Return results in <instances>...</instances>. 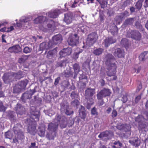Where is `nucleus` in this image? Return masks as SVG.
<instances>
[{"instance_id":"obj_49","label":"nucleus","mask_w":148,"mask_h":148,"mask_svg":"<svg viewBox=\"0 0 148 148\" xmlns=\"http://www.w3.org/2000/svg\"><path fill=\"white\" fill-rule=\"evenodd\" d=\"M73 73V72L70 69H69L68 70L66 71L64 73L65 76L67 77H69L70 76H72Z\"/></svg>"},{"instance_id":"obj_58","label":"nucleus","mask_w":148,"mask_h":148,"mask_svg":"<svg viewBox=\"0 0 148 148\" xmlns=\"http://www.w3.org/2000/svg\"><path fill=\"white\" fill-rule=\"evenodd\" d=\"M29 148H38V145L36 144L35 142H31L29 146Z\"/></svg>"},{"instance_id":"obj_60","label":"nucleus","mask_w":148,"mask_h":148,"mask_svg":"<svg viewBox=\"0 0 148 148\" xmlns=\"http://www.w3.org/2000/svg\"><path fill=\"white\" fill-rule=\"evenodd\" d=\"M6 108L5 107L1 101H0V111L4 112L5 111Z\"/></svg>"},{"instance_id":"obj_62","label":"nucleus","mask_w":148,"mask_h":148,"mask_svg":"<svg viewBox=\"0 0 148 148\" xmlns=\"http://www.w3.org/2000/svg\"><path fill=\"white\" fill-rule=\"evenodd\" d=\"M14 113L13 111H10L8 112V116L10 118L13 119L14 116Z\"/></svg>"},{"instance_id":"obj_42","label":"nucleus","mask_w":148,"mask_h":148,"mask_svg":"<svg viewBox=\"0 0 148 148\" xmlns=\"http://www.w3.org/2000/svg\"><path fill=\"white\" fill-rule=\"evenodd\" d=\"M14 53H17L22 51V49L19 45H14Z\"/></svg>"},{"instance_id":"obj_50","label":"nucleus","mask_w":148,"mask_h":148,"mask_svg":"<svg viewBox=\"0 0 148 148\" xmlns=\"http://www.w3.org/2000/svg\"><path fill=\"white\" fill-rule=\"evenodd\" d=\"M129 15V12L127 11H125L121 13L119 15V17L120 19L122 20L123 18L128 16Z\"/></svg>"},{"instance_id":"obj_24","label":"nucleus","mask_w":148,"mask_h":148,"mask_svg":"<svg viewBox=\"0 0 148 148\" xmlns=\"http://www.w3.org/2000/svg\"><path fill=\"white\" fill-rule=\"evenodd\" d=\"M45 125L41 123L39 125L38 132V135L40 136H44L45 133Z\"/></svg>"},{"instance_id":"obj_44","label":"nucleus","mask_w":148,"mask_h":148,"mask_svg":"<svg viewBox=\"0 0 148 148\" xmlns=\"http://www.w3.org/2000/svg\"><path fill=\"white\" fill-rule=\"evenodd\" d=\"M69 105L67 103H62L61 104V110L62 112H64L67 109H69Z\"/></svg>"},{"instance_id":"obj_18","label":"nucleus","mask_w":148,"mask_h":148,"mask_svg":"<svg viewBox=\"0 0 148 148\" xmlns=\"http://www.w3.org/2000/svg\"><path fill=\"white\" fill-rule=\"evenodd\" d=\"M135 17H129L127 18L124 22L123 25L124 27H126L132 25L135 21Z\"/></svg>"},{"instance_id":"obj_64","label":"nucleus","mask_w":148,"mask_h":148,"mask_svg":"<svg viewBox=\"0 0 148 148\" xmlns=\"http://www.w3.org/2000/svg\"><path fill=\"white\" fill-rule=\"evenodd\" d=\"M117 115V112L116 110H112V116L113 118L115 117Z\"/></svg>"},{"instance_id":"obj_4","label":"nucleus","mask_w":148,"mask_h":148,"mask_svg":"<svg viewBox=\"0 0 148 148\" xmlns=\"http://www.w3.org/2000/svg\"><path fill=\"white\" fill-rule=\"evenodd\" d=\"M36 88L37 86H36L33 89H30L23 93L21 98L22 102L24 103H26L27 100L31 98L32 95L36 92Z\"/></svg>"},{"instance_id":"obj_20","label":"nucleus","mask_w":148,"mask_h":148,"mask_svg":"<svg viewBox=\"0 0 148 148\" xmlns=\"http://www.w3.org/2000/svg\"><path fill=\"white\" fill-rule=\"evenodd\" d=\"M113 54L115 57L119 58H123L125 55L124 50L120 48L116 49Z\"/></svg>"},{"instance_id":"obj_35","label":"nucleus","mask_w":148,"mask_h":148,"mask_svg":"<svg viewBox=\"0 0 148 148\" xmlns=\"http://www.w3.org/2000/svg\"><path fill=\"white\" fill-rule=\"evenodd\" d=\"M118 29L117 27L115 25L112 26L110 29V32L113 35L116 34L118 32Z\"/></svg>"},{"instance_id":"obj_15","label":"nucleus","mask_w":148,"mask_h":148,"mask_svg":"<svg viewBox=\"0 0 148 148\" xmlns=\"http://www.w3.org/2000/svg\"><path fill=\"white\" fill-rule=\"evenodd\" d=\"M114 134L111 131H107L101 133L98 136L100 138H106L107 140L111 139L113 136Z\"/></svg>"},{"instance_id":"obj_10","label":"nucleus","mask_w":148,"mask_h":148,"mask_svg":"<svg viewBox=\"0 0 148 148\" xmlns=\"http://www.w3.org/2000/svg\"><path fill=\"white\" fill-rule=\"evenodd\" d=\"M97 37V34L95 32L89 34L86 39V45L89 46L92 45L95 42Z\"/></svg>"},{"instance_id":"obj_21","label":"nucleus","mask_w":148,"mask_h":148,"mask_svg":"<svg viewBox=\"0 0 148 148\" xmlns=\"http://www.w3.org/2000/svg\"><path fill=\"white\" fill-rule=\"evenodd\" d=\"M116 41V39H114L112 37H108L104 40L103 44L105 47H107L110 44L114 43Z\"/></svg>"},{"instance_id":"obj_33","label":"nucleus","mask_w":148,"mask_h":148,"mask_svg":"<svg viewBox=\"0 0 148 148\" xmlns=\"http://www.w3.org/2000/svg\"><path fill=\"white\" fill-rule=\"evenodd\" d=\"M28 82V81L27 79H25L19 82L18 84L21 86L22 89H25Z\"/></svg>"},{"instance_id":"obj_1","label":"nucleus","mask_w":148,"mask_h":148,"mask_svg":"<svg viewBox=\"0 0 148 148\" xmlns=\"http://www.w3.org/2000/svg\"><path fill=\"white\" fill-rule=\"evenodd\" d=\"M105 64L106 67L109 71L107 73V75L109 77L114 76L116 73L117 62L114 56L111 53H107L105 56Z\"/></svg>"},{"instance_id":"obj_54","label":"nucleus","mask_w":148,"mask_h":148,"mask_svg":"<svg viewBox=\"0 0 148 148\" xmlns=\"http://www.w3.org/2000/svg\"><path fill=\"white\" fill-rule=\"evenodd\" d=\"M32 50L31 48L26 46L24 47L23 49V52L24 53L27 54L30 53Z\"/></svg>"},{"instance_id":"obj_46","label":"nucleus","mask_w":148,"mask_h":148,"mask_svg":"<svg viewBox=\"0 0 148 148\" xmlns=\"http://www.w3.org/2000/svg\"><path fill=\"white\" fill-rule=\"evenodd\" d=\"M134 25L137 29L143 31L144 30L143 26L138 21H135L134 23Z\"/></svg>"},{"instance_id":"obj_27","label":"nucleus","mask_w":148,"mask_h":148,"mask_svg":"<svg viewBox=\"0 0 148 148\" xmlns=\"http://www.w3.org/2000/svg\"><path fill=\"white\" fill-rule=\"evenodd\" d=\"M73 14L69 13L64 14V21L67 24H69L72 22Z\"/></svg>"},{"instance_id":"obj_59","label":"nucleus","mask_w":148,"mask_h":148,"mask_svg":"<svg viewBox=\"0 0 148 148\" xmlns=\"http://www.w3.org/2000/svg\"><path fill=\"white\" fill-rule=\"evenodd\" d=\"M32 38L35 42H36L38 40H42L43 38L42 36L40 35H37L36 36H34L32 37Z\"/></svg>"},{"instance_id":"obj_19","label":"nucleus","mask_w":148,"mask_h":148,"mask_svg":"<svg viewBox=\"0 0 148 148\" xmlns=\"http://www.w3.org/2000/svg\"><path fill=\"white\" fill-rule=\"evenodd\" d=\"M95 92V89L90 88H87L85 92V98H88L89 97H92Z\"/></svg>"},{"instance_id":"obj_25","label":"nucleus","mask_w":148,"mask_h":148,"mask_svg":"<svg viewBox=\"0 0 148 148\" xmlns=\"http://www.w3.org/2000/svg\"><path fill=\"white\" fill-rule=\"evenodd\" d=\"M60 13V11L59 10H56L49 12L48 16L50 18H55L57 17Z\"/></svg>"},{"instance_id":"obj_30","label":"nucleus","mask_w":148,"mask_h":148,"mask_svg":"<svg viewBox=\"0 0 148 148\" xmlns=\"http://www.w3.org/2000/svg\"><path fill=\"white\" fill-rule=\"evenodd\" d=\"M67 60L66 59L62 60H58L56 62L55 66L56 67H62L66 65Z\"/></svg>"},{"instance_id":"obj_63","label":"nucleus","mask_w":148,"mask_h":148,"mask_svg":"<svg viewBox=\"0 0 148 148\" xmlns=\"http://www.w3.org/2000/svg\"><path fill=\"white\" fill-rule=\"evenodd\" d=\"M61 79L60 77H57V78H56L55 79L54 83V85L55 86H56L58 85V84L59 81Z\"/></svg>"},{"instance_id":"obj_6","label":"nucleus","mask_w":148,"mask_h":148,"mask_svg":"<svg viewBox=\"0 0 148 148\" xmlns=\"http://www.w3.org/2000/svg\"><path fill=\"white\" fill-rule=\"evenodd\" d=\"M26 123L29 125L27 130L28 132L32 135H34L36 132V127L37 125L36 122L32 123L29 119H27Z\"/></svg>"},{"instance_id":"obj_14","label":"nucleus","mask_w":148,"mask_h":148,"mask_svg":"<svg viewBox=\"0 0 148 148\" xmlns=\"http://www.w3.org/2000/svg\"><path fill=\"white\" fill-rule=\"evenodd\" d=\"M111 93V91L110 89L104 88L97 92V95L103 98L110 96Z\"/></svg>"},{"instance_id":"obj_57","label":"nucleus","mask_w":148,"mask_h":148,"mask_svg":"<svg viewBox=\"0 0 148 148\" xmlns=\"http://www.w3.org/2000/svg\"><path fill=\"white\" fill-rule=\"evenodd\" d=\"M34 100L35 101V103H41L42 99H41L36 96H34Z\"/></svg>"},{"instance_id":"obj_28","label":"nucleus","mask_w":148,"mask_h":148,"mask_svg":"<svg viewBox=\"0 0 148 148\" xmlns=\"http://www.w3.org/2000/svg\"><path fill=\"white\" fill-rule=\"evenodd\" d=\"M81 108L79 110V112L81 118L84 119L86 117V112L85 108L84 107L80 106Z\"/></svg>"},{"instance_id":"obj_3","label":"nucleus","mask_w":148,"mask_h":148,"mask_svg":"<svg viewBox=\"0 0 148 148\" xmlns=\"http://www.w3.org/2000/svg\"><path fill=\"white\" fill-rule=\"evenodd\" d=\"M135 120L138 124L139 129H144L148 126V124L146 122V119L142 115H139L135 117Z\"/></svg>"},{"instance_id":"obj_17","label":"nucleus","mask_w":148,"mask_h":148,"mask_svg":"<svg viewBox=\"0 0 148 148\" xmlns=\"http://www.w3.org/2000/svg\"><path fill=\"white\" fill-rule=\"evenodd\" d=\"M116 128L119 130L127 132L130 130L131 126L129 124L119 123L117 125Z\"/></svg>"},{"instance_id":"obj_2","label":"nucleus","mask_w":148,"mask_h":148,"mask_svg":"<svg viewBox=\"0 0 148 148\" xmlns=\"http://www.w3.org/2000/svg\"><path fill=\"white\" fill-rule=\"evenodd\" d=\"M49 21H52V20H47L46 16H39L34 20L35 23L38 24L43 22L41 30L45 32H47L51 29L52 25L49 23Z\"/></svg>"},{"instance_id":"obj_26","label":"nucleus","mask_w":148,"mask_h":148,"mask_svg":"<svg viewBox=\"0 0 148 148\" xmlns=\"http://www.w3.org/2000/svg\"><path fill=\"white\" fill-rule=\"evenodd\" d=\"M52 47L50 44L49 42H43L40 45V50H39L43 51L45 49H48L49 48H52Z\"/></svg>"},{"instance_id":"obj_29","label":"nucleus","mask_w":148,"mask_h":148,"mask_svg":"<svg viewBox=\"0 0 148 148\" xmlns=\"http://www.w3.org/2000/svg\"><path fill=\"white\" fill-rule=\"evenodd\" d=\"M57 50L55 49L49 51L47 53V57L49 59H52L56 56L57 53Z\"/></svg>"},{"instance_id":"obj_48","label":"nucleus","mask_w":148,"mask_h":148,"mask_svg":"<svg viewBox=\"0 0 148 148\" xmlns=\"http://www.w3.org/2000/svg\"><path fill=\"white\" fill-rule=\"evenodd\" d=\"M98 2L101 5V8H104L106 7L107 5V0H97Z\"/></svg>"},{"instance_id":"obj_41","label":"nucleus","mask_w":148,"mask_h":148,"mask_svg":"<svg viewBox=\"0 0 148 148\" xmlns=\"http://www.w3.org/2000/svg\"><path fill=\"white\" fill-rule=\"evenodd\" d=\"M4 135L6 138L11 140L13 136V133L11 131H8L5 133Z\"/></svg>"},{"instance_id":"obj_61","label":"nucleus","mask_w":148,"mask_h":148,"mask_svg":"<svg viewBox=\"0 0 148 148\" xmlns=\"http://www.w3.org/2000/svg\"><path fill=\"white\" fill-rule=\"evenodd\" d=\"M64 112L67 115H70L73 114V112L72 110H71L69 108V109H67Z\"/></svg>"},{"instance_id":"obj_8","label":"nucleus","mask_w":148,"mask_h":148,"mask_svg":"<svg viewBox=\"0 0 148 148\" xmlns=\"http://www.w3.org/2000/svg\"><path fill=\"white\" fill-rule=\"evenodd\" d=\"M30 112L31 118L35 122L38 121L40 114L39 111L37 110L36 107L35 106H31L30 108Z\"/></svg>"},{"instance_id":"obj_47","label":"nucleus","mask_w":148,"mask_h":148,"mask_svg":"<svg viewBox=\"0 0 148 148\" xmlns=\"http://www.w3.org/2000/svg\"><path fill=\"white\" fill-rule=\"evenodd\" d=\"M79 96L78 94L76 91H72L71 93L70 97L72 99H77Z\"/></svg>"},{"instance_id":"obj_23","label":"nucleus","mask_w":148,"mask_h":148,"mask_svg":"<svg viewBox=\"0 0 148 148\" xmlns=\"http://www.w3.org/2000/svg\"><path fill=\"white\" fill-rule=\"evenodd\" d=\"M59 124H60V127L63 129L66 127L67 125V119L65 117H63L60 120V118L59 120L58 121Z\"/></svg>"},{"instance_id":"obj_11","label":"nucleus","mask_w":148,"mask_h":148,"mask_svg":"<svg viewBox=\"0 0 148 148\" xmlns=\"http://www.w3.org/2000/svg\"><path fill=\"white\" fill-rule=\"evenodd\" d=\"M79 36L75 34L73 36H69L67 40V42L70 46H75L79 42Z\"/></svg>"},{"instance_id":"obj_38","label":"nucleus","mask_w":148,"mask_h":148,"mask_svg":"<svg viewBox=\"0 0 148 148\" xmlns=\"http://www.w3.org/2000/svg\"><path fill=\"white\" fill-rule=\"evenodd\" d=\"M103 51V49L101 48L96 49L94 50L93 53L96 56H99L101 55Z\"/></svg>"},{"instance_id":"obj_56","label":"nucleus","mask_w":148,"mask_h":148,"mask_svg":"<svg viewBox=\"0 0 148 148\" xmlns=\"http://www.w3.org/2000/svg\"><path fill=\"white\" fill-rule=\"evenodd\" d=\"M67 124L69 127H71L74 124V121L72 119L70 118L69 120H67Z\"/></svg>"},{"instance_id":"obj_9","label":"nucleus","mask_w":148,"mask_h":148,"mask_svg":"<svg viewBox=\"0 0 148 148\" xmlns=\"http://www.w3.org/2000/svg\"><path fill=\"white\" fill-rule=\"evenodd\" d=\"M22 127L20 124H18V125L15 126L13 130L14 133L17 135V138L20 140H22L24 138L23 132L21 130Z\"/></svg>"},{"instance_id":"obj_51","label":"nucleus","mask_w":148,"mask_h":148,"mask_svg":"<svg viewBox=\"0 0 148 148\" xmlns=\"http://www.w3.org/2000/svg\"><path fill=\"white\" fill-rule=\"evenodd\" d=\"M71 104L72 106L77 108L79 104V102L77 99H75L71 101Z\"/></svg>"},{"instance_id":"obj_16","label":"nucleus","mask_w":148,"mask_h":148,"mask_svg":"<svg viewBox=\"0 0 148 148\" xmlns=\"http://www.w3.org/2000/svg\"><path fill=\"white\" fill-rule=\"evenodd\" d=\"M72 53V49L71 48L68 47L63 49L59 53V58H61L70 55Z\"/></svg>"},{"instance_id":"obj_36","label":"nucleus","mask_w":148,"mask_h":148,"mask_svg":"<svg viewBox=\"0 0 148 148\" xmlns=\"http://www.w3.org/2000/svg\"><path fill=\"white\" fill-rule=\"evenodd\" d=\"M78 28L82 32L84 33L86 32L88 29V27H87L86 25L82 24H79L78 25Z\"/></svg>"},{"instance_id":"obj_31","label":"nucleus","mask_w":148,"mask_h":148,"mask_svg":"<svg viewBox=\"0 0 148 148\" xmlns=\"http://www.w3.org/2000/svg\"><path fill=\"white\" fill-rule=\"evenodd\" d=\"M85 99L87 100L86 108L88 109H89L90 108L91 106L94 103V99L92 97L85 98Z\"/></svg>"},{"instance_id":"obj_53","label":"nucleus","mask_w":148,"mask_h":148,"mask_svg":"<svg viewBox=\"0 0 148 148\" xmlns=\"http://www.w3.org/2000/svg\"><path fill=\"white\" fill-rule=\"evenodd\" d=\"M70 85V83L68 80L64 81L61 84V86H62L64 88H67Z\"/></svg>"},{"instance_id":"obj_22","label":"nucleus","mask_w":148,"mask_h":148,"mask_svg":"<svg viewBox=\"0 0 148 148\" xmlns=\"http://www.w3.org/2000/svg\"><path fill=\"white\" fill-rule=\"evenodd\" d=\"M14 109L17 113L20 115L23 114L25 111V108L19 103L17 104Z\"/></svg>"},{"instance_id":"obj_43","label":"nucleus","mask_w":148,"mask_h":148,"mask_svg":"<svg viewBox=\"0 0 148 148\" xmlns=\"http://www.w3.org/2000/svg\"><path fill=\"white\" fill-rule=\"evenodd\" d=\"M73 68L74 70V72L79 73L80 72V67L79 64L75 63L73 66Z\"/></svg>"},{"instance_id":"obj_37","label":"nucleus","mask_w":148,"mask_h":148,"mask_svg":"<svg viewBox=\"0 0 148 148\" xmlns=\"http://www.w3.org/2000/svg\"><path fill=\"white\" fill-rule=\"evenodd\" d=\"M22 89L18 84L15 85L13 88V93H18L20 92Z\"/></svg>"},{"instance_id":"obj_45","label":"nucleus","mask_w":148,"mask_h":148,"mask_svg":"<svg viewBox=\"0 0 148 148\" xmlns=\"http://www.w3.org/2000/svg\"><path fill=\"white\" fill-rule=\"evenodd\" d=\"M97 99L98 100V104L99 106H101L103 105L104 103L103 99V97H100L99 96L97 95Z\"/></svg>"},{"instance_id":"obj_40","label":"nucleus","mask_w":148,"mask_h":148,"mask_svg":"<svg viewBox=\"0 0 148 148\" xmlns=\"http://www.w3.org/2000/svg\"><path fill=\"white\" fill-rule=\"evenodd\" d=\"M29 56L27 55H22L21 58L18 60V62L19 63H22L24 62L28 58Z\"/></svg>"},{"instance_id":"obj_32","label":"nucleus","mask_w":148,"mask_h":148,"mask_svg":"<svg viewBox=\"0 0 148 148\" xmlns=\"http://www.w3.org/2000/svg\"><path fill=\"white\" fill-rule=\"evenodd\" d=\"M51 133H47L46 137L49 140H54V138L56 136V132H51Z\"/></svg>"},{"instance_id":"obj_39","label":"nucleus","mask_w":148,"mask_h":148,"mask_svg":"<svg viewBox=\"0 0 148 148\" xmlns=\"http://www.w3.org/2000/svg\"><path fill=\"white\" fill-rule=\"evenodd\" d=\"M144 0H138L136 3L135 5L136 8L138 10H140L141 9L142 6V3Z\"/></svg>"},{"instance_id":"obj_12","label":"nucleus","mask_w":148,"mask_h":148,"mask_svg":"<svg viewBox=\"0 0 148 148\" xmlns=\"http://www.w3.org/2000/svg\"><path fill=\"white\" fill-rule=\"evenodd\" d=\"M16 74H14L13 72L5 73L3 76V79L4 83H8L14 80V76Z\"/></svg>"},{"instance_id":"obj_55","label":"nucleus","mask_w":148,"mask_h":148,"mask_svg":"<svg viewBox=\"0 0 148 148\" xmlns=\"http://www.w3.org/2000/svg\"><path fill=\"white\" fill-rule=\"evenodd\" d=\"M30 18L29 17L22 16L20 19V21L21 22H27L30 20Z\"/></svg>"},{"instance_id":"obj_5","label":"nucleus","mask_w":148,"mask_h":148,"mask_svg":"<svg viewBox=\"0 0 148 148\" xmlns=\"http://www.w3.org/2000/svg\"><path fill=\"white\" fill-rule=\"evenodd\" d=\"M127 36L129 38L138 41L140 40L141 37L140 33L136 30H131L128 31Z\"/></svg>"},{"instance_id":"obj_7","label":"nucleus","mask_w":148,"mask_h":148,"mask_svg":"<svg viewBox=\"0 0 148 148\" xmlns=\"http://www.w3.org/2000/svg\"><path fill=\"white\" fill-rule=\"evenodd\" d=\"M60 119V117L58 116L56 118L54 121L50 122L48 123L47 130L50 132H56L58 130L59 122L58 121Z\"/></svg>"},{"instance_id":"obj_13","label":"nucleus","mask_w":148,"mask_h":148,"mask_svg":"<svg viewBox=\"0 0 148 148\" xmlns=\"http://www.w3.org/2000/svg\"><path fill=\"white\" fill-rule=\"evenodd\" d=\"M62 40V36L60 34H58L55 35L52 38L51 40L49 41L52 47L58 44H59Z\"/></svg>"},{"instance_id":"obj_34","label":"nucleus","mask_w":148,"mask_h":148,"mask_svg":"<svg viewBox=\"0 0 148 148\" xmlns=\"http://www.w3.org/2000/svg\"><path fill=\"white\" fill-rule=\"evenodd\" d=\"M121 43L122 46L126 48L129 47L130 44V42L126 38L122 39L121 41Z\"/></svg>"},{"instance_id":"obj_52","label":"nucleus","mask_w":148,"mask_h":148,"mask_svg":"<svg viewBox=\"0 0 148 148\" xmlns=\"http://www.w3.org/2000/svg\"><path fill=\"white\" fill-rule=\"evenodd\" d=\"M147 54V51H144L143 53H141L139 56V59L140 61H144L145 59V56Z\"/></svg>"}]
</instances>
